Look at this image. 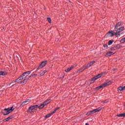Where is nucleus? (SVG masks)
<instances>
[{
    "mask_svg": "<svg viewBox=\"0 0 125 125\" xmlns=\"http://www.w3.org/2000/svg\"><path fill=\"white\" fill-rule=\"evenodd\" d=\"M47 64V61H43L38 66L37 70L38 71V70H40V69H42Z\"/></svg>",
    "mask_w": 125,
    "mask_h": 125,
    "instance_id": "20e7f679",
    "label": "nucleus"
},
{
    "mask_svg": "<svg viewBox=\"0 0 125 125\" xmlns=\"http://www.w3.org/2000/svg\"><path fill=\"white\" fill-rule=\"evenodd\" d=\"M111 83H112V82H111V81H109L107 83H104L103 84V87H106V86H107V85H110V84H111Z\"/></svg>",
    "mask_w": 125,
    "mask_h": 125,
    "instance_id": "9d476101",
    "label": "nucleus"
},
{
    "mask_svg": "<svg viewBox=\"0 0 125 125\" xmlns=\"http://www.w3.org/2000/svg\"><path fill=\"white\" fill-rule=\"evenodd\" d=\"M110 49L112 51H114V50H117V49H116L115 46L111 47Z\"/></svg>",
    "mask_w": 125,
    "mask_h": 125,
    "instance_id": "a878e982",
    "label": "nucleus"
},
{
    "mask_svg": "<svg viewBox=\"0 0 125 125\" xmlns=\"http://www.w3.org/2000/svg\"><path fill=\"white\" fill-rule=\"evenodd\" d=\"M99 111H100V110H91L90 111H88L87 113V115H91L92 114H94L95 113H96L97 112H99Z\"/></svg>",
    "mask_w": 125,
    "mask_h": 125,
    "instance_id": "6e6552de",
    "label": "nucleus"
},
{
    "mask_svg": "<svg viewBox=\"0 0 125 125\" xmlns=\"http://www.w3.org/2000/svg\"><path fill=\"white\" fill-rule=\"evenodd\" d=\"M123 39H124V41H125V38H123Z\"/></svg>",
    "mask_w": 125,
    "mask_h": 125,
    "instance_id": "ea45409f",
    "label": "nucleus"
},
{
    "mask_svg": "<svg viewBox=\"0 0 125 125\" xmlns=\"http://www.w3.org/2000/svg\"><path fill=\"white\" fill-rule=\"evenodd\" d=\"M4 110H14V108H13V106H12L11 107H9L8 108H5Z\"/></svg>",
    "mask_w": 125,
    "mask_h": 125,
    "instance_id": "b1692460",
    "label": "nucleus"
},
{
    "mask_svg": "<svg viewBox=\"0 0 125 125\" xmlns=\"http://www.w3.org/2000/svg\"><path fill=\"white\" fill-rule=\"evenodd\" d=\"M89 67H91L89 63L87 64V65L85 66H83L82 68L79 69V72H83L85 69H88Z\"/></svg>",
    "mask_w": 125,
    "mask_h": 125,
    "instance_id": "39448f33",
    "label": "nucleus"
},
{
    "mask_svg": "<svg viewBox=\"0 0 125 125\" xmlns=\"http://www.w3.org/2000/svg\"><path fill=\"white\" fill-rule=\"evenodd\" d=\"M30 74H31V71H27L23 73L22 76H21L15 81V83H21V84L25 83L28 80H32L31 76L28 77Z\"/></svg>",
    "mask_w": 125,
    "mask_h": 125,
    "instance_id": "f257e3e1",
    "label": "nucleus"
},
{
    "mask_svg": "<svg viewBox=\"0 0 125 125\" xmlns=\"http://www.w3.org/2000/svg\"><path fill=\"white\" fill-rule=\"evenodd\" d=\"M117 117H125V113H122L120 114H118L117 115Z\"/></svg>",
    "mask_w": 125,
    "mask_h": 125,
    "instance_id": "412c9836",
    "label": "nucleus"
},
{
    "mask_svg": "<svg viewBox=\"0 0 125 125\" xmlns=\"http://www.w3.org/2000/svg\"><path fill=\"white\" fill-rule=\"evenodd\" d=\"M38 106L39 105H32L29 107L28 110H34L36 109V108H38Z\"/></svg>",
    "mask_w": 125,
    "mask_h": 125,
    "instance_id": "f8f14e48",
    "label": "nucleus"
},
{
    "mask_svg": "<svg viewBox=\"0 0 125 125\" xmlns=\"http://www.w3.org/2000/svg\"><path fill=\"white\" fill-rule=\"evenodd\" d=\"M37 74H31V78L32 77V78H36V77H37Z\"/></svg>",
    "mask_w": 125,
    "mask_h": 125,
    "instance_id": "bb28decb",
    "label": "nucleus"
},
{
    "mask_svg": "<svg viewBox=\"0 0 125 125\" xmlns=\"http://www.w3.org/2000/svg\"><path fill=\"white\" fill-rule=\"evenodd\" d=\"M0 94H1V92L0 93Z\"/></svg>",
    "mask_w": 125,
    "mask_h": 125,
    "instance_id": "a19ab883",
    "label": "nucleus"
},
{
    "mask_svg": "<svg viewBox=\"0 0 125 125\" xmlns=\"http://www.w3.org/2000/svg\"><path fill=\"white\" fill-rule=\"evenodd\" d=\"M113 36H115V33H113V31H110L107 33L105 37L106 38H111V37H113Z\"/></svg>",
    "mask_w": 125,
    "mask_h": 125,
    "instance_id": "423d86ee",
    "label": "nucleus"
},
{
    "mask_svg": "<svg viewBox=\"0 0 125 125\" xmlns=\"http://www.w3.org/2000/svg\"><path fill=\"white\" fill-rule=\"evenodd\" d=\"M51 102L50 99L47 100L45 102H44L42 104L38 106L39 109H43L45 106L49 104V103Z\"/></svg>",
    "mask_w": 125,
    "mask_h": 125,
    "instance_id": "7ed1b4c3",
    "label": "nucleus"
},
{
    "mask_svg": "<svg viewBox=\"0 0 125 125\" xmlns=\"http://www.w3.org/2000/svg\"><path fill=\"white\" fill-rule=\"evenodd\" d=\"M94 63H95V61H92L90 62L89 64H90V65L92 66V65H93Z\"/></svg>",
    "mask_w": 125,
    "mask_h": 125,
    "instance_id": "393cba45",
    "label": "nucleus"
},
{
    "mask_svg": "<svg viewBox=\"0 0 125 125\" xmlns=\"http://www.w3.org/2000/svg\"><path fill=\"white\" fill-rule=\"evenodd\" d=\"M55 113H56V110H54L52 112L47 114L45 116V119L46 120V119H47V118H50V117H51V116H52V115L53 114H55Z\"/></svg>",
    "mask_w": 125,
    "mask_h": 125,
    "instance_id": "0eeeda50",
    "label": "nucleus"
},
{
    "mask_svg": "<svg viewBox=\"0 0 125 125\" xmlns=\"http://www.w3.org/2000/svg\"><path fill=\"white\" fill-rule=\"evenodd\" d=\"M114 29L115 32H114V36H116V37H120L121 34H120V33H121V32H123V31L125 30V27L122 26Z\"/></svg>",
    "mask_w": 125,
    "mask_h": 125,
    "instance_id": "f03ea898",
    "label": "nucleus"
},
{
    "mask_svg": "<svg viewBox=\"0 0 125 125\" xmlns=\"http://www.w3.org/2000/svg\"><path fill=\"white\" fill-rule=\"evenodd\" d=\"M47 71L46 70H44L43 71L40 72V76H43Z\"/></svg>",
    "mask_w": 125,
    "mask_h": 125,
    "instance_id": "a211bd4d",
    "label": "nucleus"
},
{
    "mask_svg": "<svg viewBox=\"0 0 125 125\" xmlns=\"http://www.w3.org/2000/svg\"><path fill=\"white\" fill-rule=\"evenodd\" d=\"M31 101V100L30 99H27L26 101L23 102L21 104V106H22V105H24L27 103L28 104V103L30 102Z\"/></svg>",
    "mask_w": 125,
    "mask_h": 125,
    "instance_id": "ddd939ff",
    "label": "nucleus"
},
{
    "mask_svg": "<svg viewBox=\"0 0 125 125\" xmlns=\"http://www.w3.org/2000/svg\"><path fill=\"white\" fill-rule=\"evenodd\" d=\"M85 125H89V124L88 123H86Z\"/></svg>",
    "mask_w": 125,
    "mask_h": 125,
    "instance_id": "e433bc0d",
    "label": "nucleus"
},
{
    "mask_svg": "<svg viewBox=\"0 0 125 125\" xmlns=\"http://www.w3.org/2000/svg\"><path fill=\"white\" fill-rule=\"evenodd\" d=\"M114 47H115V48H116V49L117 50V49H120V48H121L122 46H121V45H120L119 44H117V45H115L114 46Z\"/></svg>",
    "mask_w": 125,
    "mask_h": 125,
    "instance_id": "f3484780",
    "label": "nucleus"
},
{
    "mask_svg": "<svg viewBox=\"0 0 125 125\" xmlns=\"http://www.w3.org/2000/svg\"><path fill=\"white\" fill-rule=\"evenodd\" d=\"M113 42H114V41L110 40L108 42V45H111V44H112V43H113Z\"/></svg>",
    "mask_w": 125,
    "mask_h": 125,
    "instance_id": "5701e85b",
    "label": "nucleus"
},
{
    "mask_svg": "<svg viewBox=\"0 0 125 125\" xmlns=\"http://www.w3.org/2000/svg\"><path fill=\"white\" fill-rule=\"evenodd\" d=\"M120 42H121V43H124V42H125V39L124 38L121 39L120 41Z\"/></svg>",
    "mask_w": 125,
    "mask_h": 125,
    "instance_id": "cd10ccee",
    "label": "nucleus"
},
{
    "mask_svg": "<svg viewBox=\"0 0 125 125\" xmlns=\"http://www.w3.org/2000/svg\"><path fill=\"white\" fill-rule=\"evenodd\" d=\"M103 109H105L104 107H99V108L95 109V110H103Z\"/></svg>",
    "mask_w": 125,
    "mask_h": 125,
    "instance_id": "c85d7f7f",
    "label": "nucleus"
},
{
    "mask_svg": "<svg viewBox=\"0 0 125 125\" xmlns=\"http://www.w3.org/2000/svg\"><path fill=\"white\" fill-rule=\"evenodd\" d=\"M115 53H116V52H115L114 53H113L112 52L109 51L106 53V55L107 56H111V55H113L115 54Z\"/></svg>",
    "mask_w": 125,
    "mask_h": 125,
    "instance_id": "4468645a",
    "label": "nucleus"
},
{
    "mask_svg": "<svg viewBox=\"0 0 125 125\" xmlns=\"http://www.w3.org/2000/svg\"><path fill=\"white\" fill-rule=\"evenodd\" d=\"M98 79L99 78L97 76H95L91 80V81L92 82L93 81H94H94H96V80H98Z\"/></svg>",
    "mask_w": 125,
    "mask_h": 125,
    "instance_id": "6ab92c4d",
    "label": "nucleus"
},
{
    "mask_svg": "<svg viewBox=\"0 0 125 125\" xmlns=\"http://www.w3.org/2000/svg\"><path fill=\"white\" fill-rule=\"evenodd\" d=\"M104 103H106V102H104Z\"/></svg>",
    "mask_w": 125,
    "mask_h": 125,
    "instance_id": "79ce46f5",
    "label": "nucleus"
},
{
    "mask_svg": "<svg viewBox=\"0 0 125 125\" xmlns=\"http://www.w3.org/2000/svg\"><path fill=\"white\" fill-rule=\"evenodd\" d=\"M58 109H60V107H57L55 110H58Z\"/></svg>",
    "mask_w": 125,
    "mask_h": 125,
    "instance_id": "f704fd0d",
    "label": "nucleus"
},
{
    "mask_svg": "<svg viewBox=\"0 0 125 125\" xmlns=\"http://www.w3.org/2000/svg\"><path fill=\"white\" fill-rule=\"evenodd\" d=\"M104 47H105V48L108 47V45H107V44H104Z\"/></svg>",
    "mask_w": 125,
    "mask_h": 125,
    "instance_id": "473e14b6",
    "label": "nucleus"
},
{
    "mask_svg": "<svg viewBox=\"0 0 125 125\" xmlns=\"http://www.w3.org/2000/svg\"><path fill=\"white\" fill-rule=\"evenodd\" d=\"M123 24L124 23L123 22L120 21L116 25L114 29H118V28H120V27H121V26H122Z\"/></svg>",
    "mask_w": 125,
    "mask_h": 125,
    "instance_id": "1a4fd4ad",
    "label": "nucleus"
},
{
    "mask_svg": "<svg viewBox=\"0 0 125 125\" xmlns=\"http://www.w3.org/2000/svg\"><path fill=\"white\" fill-rule=\"evenodd\" d=\"M123 90H125V86H123Z\"/></svg>",
    "mask_w": 125,
    "mask_h": 125,
    "instance_id": "c9c22d12",
    "label": "nucleus"
},
{
    "mask_svg": "<svg viewBox=\"0 0 125 125\" xmlns=\"http://www.w3.org/2000/svg\"><path fill=\"white\" fill-rule=\"evenodd\" d=\"M99 87H100V89L102 88V87H103V85L99 86Z\"/></svg>",
    "mask_w": 125,
    "mask_h": 125,
    "instance_id": "72a5a7b5",
    "label": "nucleus"
},
{
    "mask_svg": "<svg viewBox=\"0 0 125 125\" xmlns=\"http://www.w3.org/2000/svg\"><path fill=\"white\" fill-rule=\"evenodd\" d=\"M113 71H116V69L114 68V69H113Z\"/></svg>",
    "mask_w": 125,
    "mask_h": 125,
    "instance_id": "4c0bfd02",
    "label": "nucleus"
},
{
    "mask_svg": "<svg viewBox=\"0 0 125 125\" xmlns=\"http://www.w3.org/2000/svg\"><path fill=\"white\" fill-rule=\"evenodd\" d=\"M102 74H100L99 75H98L97 76H98V78L99 79L100 78H101V77H102Z\"/></svg>",
    "mask_w": 125,
    "mask_h": 125,
    "instance_id": "7c9ffc66",
    "label": "nucleus"
},
{
    "mask_svg": "<svg viewBox=\"0 0 125 125\" xmlns=\"http://www.w3.org/2000/svg\"><path fill=\"white\" fill-rule=\"evenodd\" d=\"M6 112H3L4 114V116H6V115H8L9 114H10V113H11L12 112V111H13V110H6Z\"/></svg>",
    "mask_w": 125,
    "mask_h": 125,
    "instance_id": "9b49d317",
    "label": "nucleus"
},
{
    "mask_svg": "<svg viewBox=\"0 0 125 125\" xmlns=\"http://www.w3.org/2000/svg\"><path fill=\"white\" fill-rule=\"evenodd\" d=\"M30 111H31V110H28L27 111L28 113H29V112H30Z\"/></svg>",
    "mask_w": 125,
    "mask_h": 125,
    "instance_id": "58836bf2",
    "label": "nucleus"
},
{
    "mask_svg": "<svg viewBox=\"0 0 125 125\" xmlns=\"http://www.w3.org/2000/svg\"><path fill=\"white\" fill-rule=\"evenodd\" d=\"M119 90L120 91H123V90H124L123 86H121L118 88V91H119Z\"/></svg>",
    "mask_w": 125,
    "mask_h": 125,
    "instance_id": "aec40b11",
    "label": "nucleus"
},
{
    "mask_svg": "<svg viewBox=\"0 0 125 125\" xmlns=\"http://www.w3.org/2000/svg\"><path fill=\"white\" fill-rule=\"evenodd\" d=\"M11 119H12V117L10 116V117H9L6 119H5L4 120H3V122H8V121H9V120H11Z\"/></svg>",
    "mask_w": 125,
    "mask_h": 125,
    "instance_id": "dca6fc26",
    "label": "nucleus"
},
{
    "mask_svg": "<svg viewBox=\"0 0 125 125\" xmlns=\"http://www.w3.org/2000/svg\"><path fill=\"white\" fill-rule=\"evenodd\" d=\"M47 19L49 23H51V19H50V18H47Z\"/></svg>",
    "mask_w": 125,
    "mask_h": 125,
    "instance_id": "c756f323",
    "label": "nucleus"
},
{
    "mask_svg": "<svg viewBox=\"0 0 125 125\" xmlns=\"http://www.w3.org/2000/svg\"><path fill=\"white\" fill-rule=\"evenodd\" d=\"M74 68V66H72L70 67H69L68 68H67L65 70V72H70V70H72L73 68Z\"/></svg>",
    "mask_w": 125,
    "mask_h": 125,
    "instance_id": "2eb2a0df",
    "label": "nucleus"
},
{
    "mask_svg": "<svg viewBox=\"0 0 125 125\" xmlns=\"http://www.w3.org/2000/svg\"><path fill=\"white\" fill-rule=\"evenodd\" d=\"M99 89H100V88L99 87V86L95 88V90H99Z\"/></svg>",
    "mask_w": 125,
    "mask_h": 125,
    "instance_id": "2f4dec72",
    "label": "nucleus"
},
{
    "mask_svg": "<svg viewBox=\"0 0 125 125\" xmlns=\"http://www.w3.org/2000/svg\"><path fill=\"white\" fill-rule=\"evenodd\" d=\"M0 75L1 76H5V75H6V73L3 71H1L0 72Z\"/></svg>",
    "mask_w": 125,
    "mask_h": 125,
    "instance_id": "4be33fe9",
    "label": "nucleus"
}]
</instances>
